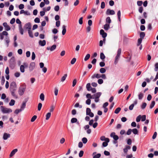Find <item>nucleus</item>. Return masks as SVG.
Here are the masks:
<instances>
[{
	"instance_id": "393cba45",
	"label": "nucleus",
	"mask_w": 158,
	"mask_h": 158,
	"mask_svg": "<svg viewBox=\"0 0 158 158\" xmlns=\"http://www.w3.org/2000/svg\"><path fill=\"white\" fill-rule=\"evenodd\" d=\"M86 88L88 91H89L91 90V89L92 88L91 86V84L90 83H88L86 85Z\"/></svg>"
},
{
	"instance_id": "9d476101",
	"label": "nucleus",
	"mask_w": 158,
	"mask_h": 158,
	"mask_svg": "<svg viewBox=\"0 0 158 158\" xmlns=\"http://www.w3.org/2000/svg\"><path fill=\"white\" fill-rule=\"evenodd\" d=\"M35 64L34 62H31L30 63L29 67L30 71H32L35 68Z\"/></svg>"
},
{
	"instance_id": "ea45409f",
	"label": "nucleus",
	"mask_w": 158,
	"mask_h": 158,
	"mask_svg": "<svg viewBox=\"0 0 158 158\" xmlns=\"http://www.w3.org/2000/svg\"><path fill=\"white\" fill-rule=\"evenodd\" d=\"M119 21H120V17H121V12L119 10L118 11L117 13Z\"/></svg>"
},
{
	"instance_id": "a19ab883",
	"label": "nucleus",
	"mask_w": 158,
	"mask_h": 158,
	"mask_svg": "<svg viewBox=\"0 0 158 158\" xmlns=\"http://www.w3.org/2000/svg\"><path fill=\"white\" fill-rule=\"evenodd\" d=\"M55 106L53 105H52L50 106V111L51 112H53L55 108Z\"/></svg>"
},
{
	"instance_id": "39448f33",
	"label": "nucleus",
	"mask_w": 158,
	"mask_h": 158,
	"mask_svg": "<svg viewBox=\"0 0 158 158\" xmlns=\"http://www.w3.org/2000/svg\"><path fill=\"white\" fill-rule=\"evenodd\" d=\"M28 64L26 62H24L23 63V65H21L20 68V71L22 73H24L25 71L24 69L25 68H27L28 67Z\"/></svg>"
},
{
	"instance_id": "f3484780",
	"label": "nucleus",
	"mask_w": 158,
	"mask_h": 158,
	"mask_svg": "<svg viewBox=\"0 0 158 158\" xmlns=\"http://www.w3.org/2000/svg\"><path fill=\"white\" fill-rule=\"evenodd\" d=\"M46 44V41L44 40H40L39 42V45L42 46H45Z\"/></svg>"
},
{
	"instance_id": "338daca9",
	"label": "nucleus",
	"mask_w": 158,
	"mask_h": 158,
	"mask_svg": "<svg viewBox=\"0 0 158 158\" xmlns=\"http://www.w3.org/2000/svg\"><path fill=\"white\" fill-rule=\"evenodd\" d=\"M79 24L81 25L83 23V17H81L80 18L79 20Z\"/></svg>"
},
{
	"instance_id": "bb28decb",
	"label": "nucleus",
	"mask_w": 158,
	"mask_h": 158,
	"mask_svg": "<svg viewBox=\"0 0 158 158\" xmlns=\"http://www.w3.org/2000/svg\"><path fill=\"white\" fill-rule=\"evenodd\" d=\"M155 104V102L154 101H152L150 105L149 108L150 109H152L154 106Z\"/></svg>"
},
{
	"instance_id": "20e7f679",
	"label": "nucleus",
	"mask_w": 158,
	"mask_h": 158,
	"mask_svg": "<svg viewBox=\"0 0 158 158\" xmlns=\"http://www.w3.org/2000/svg\"><path fill=\"white\" fill-rule=\"evenodd\" d=\"M17 85L16 83L13 81L12 82L10 85V91L16 90Z\"/></svg>"
},
{
	"instance_id": "4d7b16f0",
	"label": "nucleus",
	"mask_w": 158,
	"mask_h": 158,
	"mask_svg": "<svg viewBox=\"0 0 158 158\" xmlns=\"http://www.w3.org/2000/svg\"><path fill=\"white\" fill-rule=\"evenodd\" d=\"M35 55L34 52H33L32 53V56H31V59L32 60H35Z\"/></svg>"
},
{
	"instance_id": "0eeeda50",
	"label": "nucleus",
	"mask_w": 158,
	"mask_h": 158,
	"mask_svg": "<svg viewBox=\"0 0 158 158\" xmlns=\"http://www.w3.org/2000/svg\"><path fill=\"white\" fill-rule=\"evenodd\" d=\"M31 25L30 23H26L24 26V29H27L28 31L31 29Z\"/></svg>"
},
{
	"instance_id": "f03ea898",
	"label": "nucleus",
	"mask_w": 158,
	"mask_h": 158,
	"mask_svg": "<svg viewBox=\"0 0 158 158\" xmlns=\"http://www.w3.org/2000/svg\"><path fill=\"white\" fill-rule=\"evenodd\" d=\"M0 108L2 112L4 114L9 113L12 111L11 109L5 108L2 106H1Z\"/></svg>"
},
{
	"instance_id": "e2e57ef3",
	"label": "nucleus",
	"mask_w": 158,
	"mask_h": 158,
	"mask_svg": "<svg viewBox=\"0 0 158 158\" xmlns=\"http://www.w3.org/2000/svg\"><path fill=\"white\" fill-rule=\"evenodd\" d=\"M140 23L142 24H144L145 23L146 21L144 19H141L140 20Z\"/></svg>"
},
{
	"instance_id": "13d9d810",
	"label": "nucleus",
	"mask_w": 158,
	"mask_h": 158,
	"mask_svg": "<svg viewBox=\"0 0 158 158\" xmlns=\"http://www.w3.org/2000/svg\"><path fill=\"white\" fill-rule=\"evenodd\" d=\"M105 3L104 2H101V7L102 9H104L105 7Z\"/></svg>"
},
{
	"instance_id": "79ce46f5",
	"label": "nucleus",
	"mask_w": 158,
	"mask_h": 158,
	"mask_svg": "<svg viewBox=\"0 0 158 158\" xmlns=\"http://www.w3.org/2000/svg\"><path fill=\"white\" fill-rule=\"evenodd\" d=\"M121 110V108L120 107H118L114 111V113L115 114H118Z\"/></svg>"
},
{
	"instance_id": "774afa93",
	"label": "nucleus",
	"mask_w": 158,
	"mask_h": 158,
	"mask_svg": "<svg viewBox=\"0 0 158 158\" xmlns=\"http://www.w3.org/2000/svg\"><path fill=\"white\" fill-rule=\"evenodd\" d=\"M15 76L16 77H19L20 75V73L19 72H16L15 73Z\"/></svg>"
},
{
	"instance_id": "58836bf2",
	"label": "nucleus",
	"mask_w": 158,
	"mask_h": 158,
	"mask_svg": "<svg viewBox=\"0 0 158 158\" xmlns=\"http://www.w3.org/2000/svg\"><path fill=\"white\" fill-rule=\"evenodd\" d=\"M5 40L6 42V43L7 46L8 47L9 45V43L10 42V40L9 37H6Z\"/></svg>"
},
{
	"instance_id": "f704fd0d",
	"label": "nucleus",
	"mask_w": 158,
	"mask_h": 158,
	"mask_svg": "<svg viewBox=\"0 0 158 158\" xmlns=\"http://www.w3.org/2000/svg\"><path fill=\"white\" fill-rule=\"evenodd\" d=\"M51 115V113L50 112H48L47 113L46 115V120H48L49 118H50Z\"/></svg>"
},
{
	"instance_id": "69168bd1",
	"label": "nucleus",
	"mask_w": 158,
	"mask_h": 158,
	"mask_svg": "<svg viewBox=\"0 0 158 158\" xmlns=\"http://www.w3.org/2000/svg\"><path fill=\"white\" fill-rule=\"evenodd\" d=\"M84 154L83 151L81 150L79 154V156L80 157H81L83 156Z\"/></svg>"
},
{
	"instance_id": "0e129e2a",
	"label": "nucleus",
	"mask_w": 158,
	"mask_h": 158,
	"mask_svg": "<svg viewBox=\"0 0 158 158\" xmlns=\"http://www.w3.org/2000/svg\"><path fill=\"white\" fill-rule=\"evenodd\" d=\"M60 7L59 6H56L54 7V10L56 11H58L59 10Z\"/></svg>"
},
{
	"instance_id": "09e8293b",
	"label": "nucleus",
	"mask_w": 158,
	"mask_h": 158,
	"mask_svg": "<svg viewBox=\"0 0 158 158\" xmlns=\"http://www.w3.org/2000/svg\"><path fill=\"white\" fill-rule=\"evenodd\" d=\"M74 107H79L80 108H81L82 107V106L81 105H80L79 103H77L75 105Z\"/></svg>"
},
{
	"instance_id": "6e6552de",
	"label": "nucleus",
	"mask_w": 158,
	"mask_h": 158,
	"mask_svg": "<svg viewBox=\"0 0 158 158\" xmlns=\"http://www.w3.org/2000/svg\"><path fill=\"white\" fill-rule=\"evenodd\" d=\"M146 115H139V122L141 121L142 122H144L146 120Z\"/></svg>"
},
{
	"instance_id": "680f3d73",
	"label": "nucleus",
	"mask_w": 158,
	"mask_h": 158,
	"mask_svg": "<svg viewBox=\"0 0 158 158\" xmlns=\"http://www.w3.org/2000/svg\"><path fill=\"white\" fill-rule=\"evenodd\" d=\"M76 59L75 58H73L71 61V64H74L75 63V62L76 61Z\"/></svg>"
},
{
	"instance_id": "49530a36",
	"label": "nucleus",
	"mask_w": 158,
	"mask_h": 158,
	"mask_svg": "<svg viewBox=\"0 0 158 158\" xmlns=\"http://www.w3.org/2000/svg\"><path fill=\"white\" fill-rule=\"evenodd\" d=\"M154 70L155 71H157L158 70V63H156L155 64Z\"/></svg>"
},
{
	"instance_id": "412c9836",
	"label": "nucleus",
	"mask_w": 158,
	"mask_h": 158,
	"mask_svg": "<svg viewBox=\"0 0 158 158\" xmlns=\"http://www.w3.org/2000/svg\"><path fill=\"white\" fill-rule=\"evenodd\" d=\"M100 139L102 141H106L107 142H109L110 141V140L108 138H106L104 136H102L101 137Z\"/></svg>"
},
{
	"instance_id": "a211bd4d",
	"label": "nucleus",
	"mask_w": 158,
	"mask_h": 158,
	"mask_svg": "<svg viewBox=\"0 0 158 158\" xmlns=\"http://www.w3.org/2000/svg\"><path fill=\"white\" fill-rule=\"evenodd\" d=\"M17 151L18 149H15L13 150L10 155V157L13 156Z\"/></svg>"
},
{
	"instance_id": "4c0bfd02",
	"label": "nucleus",
	"mask_w": 158,
	"mask_h": 158,
	"mask_svg": "<svg viewBox=\"0 0 158 158\" xmlns=\"http://www.w3.org/2000/svg\"><path fill=\"white\" fill-rule=\"evenodd\" d=\"M106 22L108 23V24H110L111 22V20L110 18L109 17H108L106 18Z\"/></svg>"
},
{
	"instance_id": "7c9ffc66",
	"label": "nucleus",
	"mask_w": 158,
	"mask_h": 158,
	"mask_svg": "<svg viewBox=\"0 0 158 158\" xmlns=\"http://www.w3.org/2000/svg\"><path fill=\"white\" fill-rule=\"evenodd\" d=\"M40 99L42 101H44V95L43 93L41 94L40 96Z\"/></svg>"
},
{
	"instance_id": "6e6d98bb",
	"label": "nucleus",
	"mask_w": 158,
	"mask_h": 158,
	"mask_svg": "<svg viewBox=\"0 0 158 158\" xmlns=\"http://www.w3.org/2000/svg\"><path fill=\"white\" fill-rule=\"evenodd\" d=\"M51 9V7L50 6H49L47 7V8H43V10L45 11H49Z\"/></svg>"
},
{
	"instance_id": "f8f14e48",
	"label": "nucleus",
	"mask_w": 158,
	"mask_h": 158,
	"mask_svg": "<svg viewBox=\"0 0 158 158\" xmlns=\"http://www.w3.org/2000/svg\"><path fill=\"white\" fill-rule=\"evenodd\" d=\"M10 134L6 133H4L3 136V139L4 140H6L10 137Z\"/></svg>"
},
{
	"instance_id": "8fccbe9b",
	"label": "nucleus",
	"mask_w": 158,
	"mask_h": 158,
	"mask_svg": "<svg viewBox=\"0 0 158 158\" xmlns=\"http://www.w3.org/2000/svg\"><path fill=\"white\" fill-rule=\"evenodd\" d=\"M140 29L141 31H144L145 29V27L144 25H141L140 26Z\"/></svg>"
},
{
	"instance_id": "3c124183",
	"label": "nucleus",
	"mask_w": 158,
	"mask_h": 158,
	"mask_svg": "<svg viewBox=\"0 0 158 158\" xmlns=\"http://www.w3.org/2000/svg\"><path fill=\"white\" fill-rule=\"evenodd\" d=\"M132 131L134 134H137L138 133V130L134 128L132 130Z\"/></svg>"
},
{
	"instance_id": "864d4df0",
	"label": "nucleus",
	"mask_w": 158,
	"mask_h": 158,
	"mask_svg": "<svg viewBox=\"0 0 158 158\" xmlns=\"http://www.w3.org/2000/svg\"><path fill=\"white\" fill-rule=\"evenodd\" d=\"M82 140L83 143L84 144L86 143L87 142V138L85 137L83 138L82 139Z\"/></svg>"
},
{
	"instance_id": "4be33fe9",
	"label": "nucleus",
	"mask_w": 158,
	"mask_h": 158,
	"mask_svg": "<svg viewBox=\"0 0 158 158\" xmlns=\"http://www.w3.org/2000/svg\"><path fill=\"white\" fill-rule=\"evenodd\" d=\"M66 27L64 25H63L62 26V28L63 30L62 31V34L63 35H64L66 32Z\"/></svg>"
},
{
	"instance_id": "37998d69",
	"label": "nucleus",
	"mask_w": 158,
	"mask_h": 158,
	"mask_svg": "<svg viewBox=\"0 0 158 158\" xmlns=\"http://www.w3.org/2000/svg\"><path fill=\"white\" fill-rule=\"evenodd\" d=\"M106 71V70L105 68H101L100 69V72L102 73H105Z\"/></svg>"
},
{
	"instance_id": "9b49d317",
	"label": "nucleus",
	"mask_w": 158,
	"mask_h": 158,
	"mask_svg": "<svg viewBox=\"0 0 158 158\" xmlns=\"http://www.w3.org/2000/svg\"><path fill=\"white\" fill-rule=\"evenodd\" d=\"M106 13L107 15H114L115 14V12L113 10H110L108 9L106 11Z\"/></svg>"
},
{
	"instance_id": "2eb2a0df",
	"label": "nucleus",
	"mask_w": 158,
	"mask_h": 158,
	"mask_svg": "<svg viewBox=\"0 0 158 158\" xmlns=\"http://www.w3.org/2000/svg\"><path fill=\"white\" fill-rule=\"evenodd\" d=\"M56 45L54 44L51 47H47V50H50L51 51H52L54 50L56 48Z\"/></svg>"
},
{
	"instance_id": "5fc2aeb1",
	"label": "nucleus",
	"mask_w": 158,
	"mask_h": 158,
	"mask_svg": "<svg viewBox=\"0 0 158 158\" xmlns=\"http://www.w3.org/2000/svg\"><path fill=\"white\" fill-rule=\"evenodd\" d=\"M101 155L100 153L97 154L94 156H93V158H99L100 157Z\"/></svg>"
},
{
	"instance_id": "a18cd8bd",
	"label": "nucleus",
	"mask_w": 158,
	"mask_h": 158,
	"mask_svg": "<svg viewBox=\"0 0 158 158\" xmlns=\"http://www.w3.org/2000/svg\"><path fill=\"white\" fill-rule=\"evenodd\" d=\"M100 57L102 60H103L105 58V56L103 53L102 52L100 53Z\"/></svg>"
},
{
	"instance_id": "dca6fc26",
	"label": "nucleus",
	"mask_w": 158,
	"mask_h": 158,
	"mask_svg": "<svg viewBox=\"0 0 158 158\" xmlns=\"http://www.w3.org/2000/svg\"><path fill=\"white\" fill-rule=\"evenodd\" d=\"M100 34L102 35V37L103 38H105L107 36V34L104 31L103 29H101L100 31Z\"/></svg>"
},
{
	"instance_id": "423d86ee",
	"label": "nucleus",
	"mask_w": 158,
	"mask_h": 158,
	"mask_svg": "<svg viewBox=\"0 0 158 158\" xmlns=\"http://www.w3.org/2000/svg\"><path fill=\"white\" fill-rule=\"evenodd\" d=\"M86 114L87 115H89L91 117L94 116V114L91 112V110L89 108H87L86 110Z\"/></svg>"
},
{
	"instance_id": "603ef678",
	"label": "nucleus",
	"mask_w": 158,
	"mask_h": 158,
	"mask_svg": "<svg viewBox=\"0 0 158 158\" xmlns=\"http://www.w3.org/2000/svg\"><path fill=\"white\" fill-rule=\"evenodd\" d=\"M42 106V104L41 103H40L38 104V110L39 111H40L41 109V108Z\"/></svg>"
},
{
	"instance_id": "6ab92c4d",
	"label": "nucleus",
	"mask_w": 158,
	"mask_h": 158,
	"mask_svg": "<svg viewBox=\"0 0 158 158\" xmlns=\"http://www.w3.org/2000/svg\"><path fill=\"white\" fill-rule=\"evenodd\" d=\"M26 101H24L23 102L21 106L20 109L22 111L26 107Z\"/></svg>"
},
{
	"instance_id": "7ed1b4c3",
	"label": "nucleus",
	"mask_w": 158,
	"mask_h": 158,
	"mask_svg": "<svg viewBox=\"0 0 158 158\" xmlns=\"http://www.w3.org/2000/svg\"><path fill=\"white\" fill-rule=\"evenodd\" d=\"M121 53V49L120 48H119L118 49L117 51V55L115 57L114 63L115 64H117L118 62V60L120 57V55Z\"/></svg>"
},
{
	"instance_id": "4468645a",
	"label": "nucleus",
	"mask_w": 158,
	"mask_h": 158,
	"mask_svg": "<svg viewBox=\"0 0 158 158\" xmlns=\"http://www.w3.org/2000/svg\"><path fill=\"white\" fill-rule=\"evenodd\" d=\"M101 94L102 93L101 92H98L93 95V99L95 98H99Z\"/></svg>"
},
{
	"instance_id": "a878e982",
	"label": "nucleus",
	"mask_w": 158,
	"mask_h": 158,
	"mask_svg": "<svg viewBox=\"0 0 158 158\" xmlns=\"http://www.w3.org/2000/svg\"><path fill=\"white\" fill-rule=\"evenodd\" d=\"M20 14H24L25 15H29L30 14L27 11H25L23 10H22L20 11Z\"/></svg>"
},
{
	"instance_id": "052dcab7",
	"label": "nucleus",
	"mask_w": 158,
	"mask_h": 158,
	"mask_svg": "<svg viewBox=\"0 0 158 158\" xmlns=\"http://www.w3.org/2000/svg\"><path fill=\"white\" fill-rule=\"evenodd\" d=\"M157 135V133L155 131L154 132L153 135L152 136V139H155Z\"/></svg>"
},
{
	"instance_id": "473e14b6",
	"label": "nucleus",
	"mask_w": 158,
	"mask_h": 158,
	"mask_svg": "<svg viewBox=\"0 0 158 158\" xmlns=\"http://www.w3.org/2000/svg\"><path fill=\"white\" fill-rule=\"evenodd\" d=\"M86 97L88 99H93V97L92 95H91L90 94H88L86 95Z\"/></svg>"
},
{
	"instance_id": "c9c22d12",
	"label": "nucleus",
	"mask_w": 158,
	"mask_h": 158,
	"mask_svg": "<svg viewBox=\"0 0 158 158\" xmlns=\"http://www.w3.org/2000/svg\"><path fill=\"white\" fill-rule=\"evenodd\" d=\"M15 102V101L14 100L11 99L9 103V105L10 106H13L14 105Z\"/></svg>"
},
{
	"instance_id": "5701e85b",
	"label": "nucleus",
	"mask_w": 158,
	"mask_h": 158,
	"mask_svg": "<svg viewBox=\"0 0 158 158\" xmlns=\"http://www.w3.org/2000/svg\"><path fill=\"white\" fill-rule=\"evenodd\" d=\"M145 34L144 32H139V36L141 39H143L145 37Z\"/></svg>"
},
{
	"instance_id": "e433bc0d",
	"label": "nucleus",
	"mask_w": 158,
	"mask_h": 158,
	"mask_svg": "<svg viewBox=\"0 0 158 158\" xmlns=\"http://www.w3.org/2000/svg\"><path fill=\"white\" fill-rule=\"evenodd\" d=\"M28 31L29 36L31 38H33V33L32 31L31 30H28Z\"/></svg>"
},
{
	"instance_id": "72a5a7b5",
	"label": "nucleus",
	"mask_w": 158,
	"mask_h": 158,
	"mask_svg": "<svg viewBox=\"0 0 158 158\" xmlns=\"http://www.w3.org/2000/svg\"><path fill=\"white\" fill-rule=\"evenodd\" d=\"M67 75L66 74H65L64 76L62 77L61 78V81L62 82H63L65 80L66 77H67Z\"/></svg>"
},
{
	"instance_id": "ddd939ff",
	"label": "nucleus",
	"mask_w": 158,
	"mask_h": 158,
	"mask_svg": "<svg viewBox=\"0 0 158 158\" xmlns=\"http://www.w3.org/2000/svg\"><path fill=\"white\" fill-rule=\"evenodd\" d=\"M3 25L5 27V30L7 31H8L10 29V27L7 25L6 22H4L3 23Z\"/></svg>"
},
{
	"instance_id": "c03bdc74",
	"label": "nucleus",
	"mask_w": 158,
	"mask_h": 158,
	"mask_svg": "<svg viewBox=\"0 0 158 158\" xmlns=\"http://www.w3.org/2000/svg\"><path fill=\"white\" fill-rule=\"evenodd\" d=\"M37 117L36 115H35L34 116H33L31 119V122H34L35 120V119H36Z\"/></svg>"
},
{
	"instance_id": "aec40b11",
	"label": "nucleus",
	"mask_w": 158,
	"mask_h": 158,
	"mask_svg": "<svg viewBox=\"0 0 158 158\" xmlns=\"http://www.w3.org/2000/svg\"><path fill=\"white\" fill-rule=\"evenodd\" d=\"M19 31L20 34L23 35V30L22 28V26L21 24H19Z\"/></svg>"
},
{
	"instance_id": "1a4fd4ad",
	"label": "nucleus",
	"mask_w": 158,
	"mask_h": 158,
	"mask_svg": "<svg viewBox=\"0 0 158 158\" xmlns=\"http://www.w3.org/2000/svg\"><path fill=\"white\" fill-rule=\"evenodd\" d=\"M110 136L111 137H113L114 139L116 141L119 138L118 136L115 135V133L114 132H113L110 134Z\"/></svg>"
},
{
	"instance_id": "b1692460",
	"label": "nucleus",
	"mask_w": 158,
	"mask_h": 158,
	"mask_svg": "<svg viewBox=\"0 0 158 158\" xmlns=\"http://www.w3.org/2000/svg\"><path fill=\"white\" fill-rule=\"evenodd\" d=\"M101 77V75L99 74H94L91 77L93 79L96 77L97 78H99Z\"/></svg>"
},
{
	"instance_id": "f257e3e1",
	"label": "nucleus",
	"mask_w": 158,
	"mask_h": 158,
	"mask_svg": "<svg viewBox=\"0 0 158 158\" xmlns=\"http://www.w3.org/2000/svg\"><path fill=\"white\" fill-rule=\"evenodd\" d=\"M26 89V85L23 84L21 85L19 88L18 93L19 94L22 96L24 94Z\"/></svg>"
},
{
	"instance_id": "c85d7f7f",
	"label": "nucleus",
	"mask_w": 158,
	"mask_h": 158,
	"mask_svg": "<svg viewBox=\"0 0 158 158\" xmlns=\"http://www.w3.org/2000/svg\"><path fill=\"white\" fill-rule=\"evenodd\" d=\"M77 118H73L71 119V122L72 123H75L77 122Z\"/></svg>"
},
{
	"instance_id": "2f4dec72",
	"label": "nucleus",
	"mask_w": 158,
	"mask_h": 158,
	"mask_svg": "<svg viewBox=\"0 0 158 158\" xmlns=\"http://www.w3.org/2000/svg\"><path fill=\"white\" fill-rule=\"evenodd\" d=\"M90 55L89 54H87L85 56L84 58V60L86 61L87 60L90 58Z\"/></svg>"
},
{
	"instance_id": "cd10ccee",
	"label": "nucleus",
	"mask_w": 158,
	"mask_h": 158,
	"mask_svg": "<svg viewBox=\"0 0 158 158\" xmlns=\"http://www.w3.org/2000/svg\"><path fill=\"white\" fill-rule=\"evenodd\" d=\"M147 105V104L145 102H143L142 103V105L140 106L141 108L143 110L146 107Z\"/></svg>"
},
{
	"instance_id": "de8ad7c7",
	"label": "nucleus",
	"mask_w": 158,
	"mask_h": 158,
	"mask_svg": "<svg viewBox=\"0 0 158 158\" xmlns=\"http://www.w3.org/2000/svg\"><path fill=\"white\" fill-rule=\"evenodd\" d=\"M152 29V24L151 23H149L148 24V27H147V29L148 30H151Z\"/></svg>"
},
{
	"instance_id": "c756f323",
	"label": "nucleus",
	"mask_w": 158,
	"mask_h": 158,
	"mask_svg": "<svg viewBox=\"0 0 158 158\" xmlns=\"http://www.w3.org/2000/svg\"><path fill=\"white\" fill-rule=\"evenodd\" d=\"M110 27V24H106L104 25V28L105 30H108Z\"/></svg>"
},
{
	"instance_id": "bf43d9fd",
	"label": "nucleus",
	"mask_w": 158,
	"mask_h": 158,
	"mask_svg": "<svg viewBox=\"0 0 158 158\" xmlns=\"http://www.w3.org/2000/svg\"><path fill=\"white\" fill-rule=\"evenodd\" d=\"M143 97V94L142 93H140L139 94V99L141 100L142 99Z\"/></svg>"
}]
</instances>
